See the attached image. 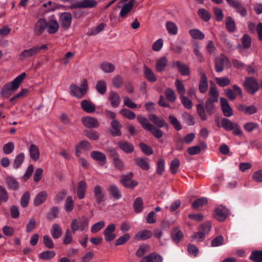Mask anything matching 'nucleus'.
I'll return each mask as SVG.
<instances>
[{
	"mask_svg": "<svg viewBox=\"0 0 262 262\" xmlns=\"http://www.w3.org/2000/svg\"><path fill=\"white\" fill-rule=\"evenodd\" d=\"M26 73H22L12 81L5 84L1 92L2 95L5 97H9L12 92L15 91L18 88L20 84L26 77Z\"/></svg>",
	"mask_w": 262,
	"mask_h": 262,
	"instance_id": "nucleus-1",
	"label": "nucleus"
},
{
	"mask_svg": "<svg viewBox=\"0 0 262 262\" xmlns=\"http://www.w3.org/2000/svg\"><path fill=\"white\" fill-rule=\"evenodd\" d=\"M69 89L71 95L78 98H82L88 90V81L85 79H83L80 87L75 84H72L70 85Z\"/></svg>",
	"mask_w": 262,
	"mask_h": 262,
	"instance_id": "nucleus-2",
	"label": "nucleus"
},
{
	"mask_svg": "<svg viewBox=\"0 0 262 262\" xmlns=\"http://www.w3.org/2000/svg\"><path fill=\"white\" fill-rule=\"evenodd\" d=\"M243 85L247 92L251 95H254L259 90L257 80L253 77H246Z\"/></svg>",
	"mask_w": 262,
	"mask_h": 262,
	"instance_id": "nucleus-3",
	"label": "nucleus"
},
{
	"mask_svg": "<svg viewBox=\"0 0 262 262\" xmlns=\"http://www.w3.org/2000/svg\"><path fill=\"white\" fill-rule=\"evenodd\" d=\"M93 198L97 204H100L105 201V194L100 185H95L93 188Z\"/></svg>",
	"mask_w": 262,
	"mask_h": 262,
	"instance_id": "nucleus-4",
	"label": "nucleus"
},
{
	"mask_svg": "<svg viewBox=\"0 0 262 262\" xmlns=\"http://www.w3.org/2000/svg\"><path fill=\"white\" fill-rule=\"evenodd\" d=\"M97 5L96 0H81L79 2L72 3L70 6L71 9L77 8H92Z\"/></svg>",
	"mask_w": 262,
	"mask_h": 262,
	"instance_id": "nucleus-5",
	"label": "nucleus"
},
{
	"mask_svg": "<svg viewBox=\"0 0 262 262\" xmlns=\"http://www.w3.org/2000/svg\"><path fill=\"white\" fill-rule=\"evenodd\" d=\"M133 176L132 172H130L128 174L122 176L120 180V183L127 188L133 189L138 185V182L132 179Z\"/></svg>",
	"mask_w": 262,
	"mask_h": 262,
	"instance_id": "nucleus-6",
	"label": "nucleus"
},
{
	"mask_svg": "<svg viewBox=\"0 0 262 262\" xmlns=\"http://www.w3.org/2000/svg\"><path fill=\"white\" fill-rule=\"evenodd\" d=\"M229 213L228 209L223 205L218 206L214 210V216L220 222H223Z\"/></svg>",
	"mask_w": 262,
	"mask_h": 262,
	"instance_id": "nucleus-7",
	"label": "nucleus"
},
{
	"mask_svg": "<svg viewBox=\"0 0 262 262\" xmlns=\"http://www.w3.org/2000/svg\"><path fill=\"white\" fill-rule=\"evenodd\" d=\"M72 15L70 13H62L59 17V22L61 26L64 29H69L71 26L72 22Z\"/></svg>",
	"mask_w": 262,
	"mask_h": 262,
	"instance_id": "nucleus-8",
	"label": "nucleus"
},
{
	"mask_svg": "<svg viewBox=\"0 0 262 262\" xmlns=\"http://www.w3.org/2000/svg\"><path fill=\"white\" fill-rule=\"evenodd\" d=\"M228 62V58L223 54L220 55L215 59V69L218 72H221L224 70V67L225 64Z\"/></svg>",
	"mask_w": 262,
	"mask_h": 262,
	"instance_id": "nucleus-9",
	"label": "nucleus"
},
{
	"mask_svg": "<svg viewBox=\"0 0 262 262\" xmlns=\"http://www.w3.org/2000/svg\"><path fill=\"white\" fill-rule=\"evenodd\" d=\"M116 228V226L114 224H110L107 226L104 231V236L106 241H112L116 237V235L114 233Z\"/></svg>",
	"mask_w": 262,
	"mask_h": 262,
	"instance_id": "nucleus-10",
	"label": "nucleus"
},
{
	"mask_svg": "<svg viewBox=\"0 0 262 262\" xmlns=\"http://www.w3.org/2000/svg\"><path fill=\"white\" fill-rule=\"evenodd\" d=\"M220 104L223 113L225 117H229L232 116V110L226 98L224 97L221 98Z\"/></svg>",
	"mask_w": 262,
	"mask_h": 262,
	"instance_id": "nucleus-11",
	"label": "nucleus"
},
{
	"mask_svg": "<svg viewBox=\"0 0 262 262\" xmlns=\"http://www.w3.org/2000/svg\"><path fill=\"white\" fill-rule=\"evenodd\" d=\"M81 121L84 126L88 128H96L99 125L98 120L92 117H83L81 119Z\"/></svg>",
	"mask_w": 262,
	"mask_h": 262,
	"instance_id": "nucleus-12",
	"label": "nucleus"
},
{
	"mask_svg": "<svg viewBox=\"0 0 262 262\" xmlns=\"http://www.w3.org/2000/svg\"><path fill=\"white\" fill-rule=\"evenodd\" d=\"M91 144L87 141L82 140L75 146V155L77 157H80L81 150L88 151L92 149Z\"/></svg>",
	"mask_w": 262,
	"mask_h": 262,
	"instance_id": "nucleus-13",
	"label": "nucleus"
},
{
	"mask_svg": "<svg viewBox=\"0 0 262 262\" xmlns=\"http://www.w3.org/2000/svg\"><path fill=\"white\" fill-rule=\"evenodd\" d=\"M229 5L234 8L242 16H245L247 12L246 8L237 0H226Z\"/></svg>",
	"mask_w": 262,
	"mask_h": 262,
	"instance_id": "nucleus-14",
	"label": "nucleus"
},
{
	"mask_svg": "<svg viewBox=\"0 0 262 262\" xmlns=\"http://www.w3.org/2000/svg\"><path fill=\"white\" fill-rule=\"evenodd\" d=\"M47 22L45 19H39L35 24L34 29V33L36 35H40L45 31L46 28H47Z\"/></svg>",
	"mask_w": 262,
	"mask_h": 262,
	"instance_id": "nucleus-15",
	"label": "nucleus"
},
{
	"mask_svg": "<svg viewBox=\"0 0 262 262\" xmlns=\"http://www.w3.org/2000/svg\"><path fill=\"white\" fill-rule=\"evenodd\" d=\"M37 48H35V46L32 47L30 49L24 50L19 54L20 59L21 60H24L25 59L37 55Z\"/></svg>",
	"mask_w": 262,
	"mask_h": 262,
	"instance_id": "nucleus-16",
	"label": "nucleus"
},
{
	"mask_svg": "<svg viewBox=\"0 0 262 262\" xmlns=\"http://www.w3.org/2000/svg\"><path fill=\"white\" fill-rule=\"evenodd\" d=\"M199 71L201 78L199 82V89L201 93H205L208 89L207 78L205 73L202 70H200Z\"/></svg>",
	"mask_w": 262,
	"mask_h": 262,
	"instance_id": "nucleus-17",
	"label": "nucleus"
},
{
	"mask_svg": "<svg viewBox=\"0 0 262 262\" xmlns=\"http://www.w3.org/2000/svg\"><path fill=\"white\" fill-rule=\"evenodd\" d=\"M134 162L136 166L144 170H148L150 168L149 159L147 158H136Z\"/></svg>",
	"mask_w": 262,
	"mask_h": 262,
	"instance_id": "nucleus-18",
	"label": "nucleus"
},
{
	"mask_svg": "<svg viewBox=\"0 0 262 262\" xmlns=\"http://www.w3.org/2000/svg\"><path fill=\"white\" fill-rule=\"evenodd\" d=\"M162 260L163 258L160 255L154 252L142 258L140 262H162Z\"/></svg>",
	"mask_w": 262,
	"mask_h": 262,
	"instance_id": "nucleus-19",
	"label": "nucleus"
},
{
	"mask_svg": "<svg viewBox=\"0 0 262 262\" xmlns=\"http://www.w3.org/2000/svg\"><path fill=\"white\" fill-rule=\"evenodd\" d=\"M82 109L86 113H93L96 110V106L91 101L83 100L81 102Z\"/></svg>",
	"mask_w": 262,
	"mask_h": 262,
	"instance_id": "nucleus-20",
	"label": "nucleus"
},
{
	"mask_svg": "<svg viewBox=\"0 0 262 262\" xmlns=\"http://www.w3.org/2000/svg\"><path fill=\"white\" fill-rule=\"evenodd\" d=\"M118 147L125 153H131L134 151V146L131 143L127 141H119L117 143Z\"/></svg>",
	"mask_w": 262,
	"mask_h": 262,
	"instance_id": "nucleus-21",
	"label": "nucleus"
},
{
	"mask_svg": "<svg viewBox=\"0 0 262 262\" xmlns=\"http://www.w3.org/2000/svg\"><path fill=\"white\" fill-rule=\"evenodd\" d=\"M135 1V0H130L128 3L125 4L123 5L119 13L120 17H125L127 14L131 11L133 8Z\"/></svg>",
	"mask_w": 262,
	"mask_h": 262,
	"instance_id": "nucleus-22",
	"label": "nucleus"
},
{
	"mask_svg": "<svg viewBox=\"0 0 262 262\" xmlns=\"http://www.w3.org/2000/svg\"><path fill=\"white\" fill-rule=\"evenodd\" d=\"M108 99L111 104L113 107H118L121 102V98L119 94L115 91H111L109 93Z\"/></svg>",
	"mask_w": 262,
	"mask_h": 262,
	"instance_id": "nucleus-23",
	"label": "nucleus"
},
{
	"mask_svg": "<svg viewBox=\"0 0 262 262\" xmlns=\"http://www.w3.org/2000/svg\"><path fill=\"white\" fill-rule=\"evenodd\" d=\"M149 119L159 127H166L168 128V125L163 119L160 118L155 114H151L149 116Z\"/></svg>",
	"mask_w": 262,
	"mask_h": 262,
	"instance_id": "nucleus-24",
	"label": "nucleus"
},
{
	"mask_svg": "<svg viewBox=\"0 0 262 262\" xmlns=\"http://www.w3.org/2000/svg\"><path fill=\"white\" fill-rule=\"evenodd\" d=\"M237 108L239 111L249 115L256 113L257 111V108L254 105L246 106L244 104H239L237 106Z\"/></svg>",
	"mask_w": 262,
	"mask_h": 262,
	"instance_id": "nucleus-25",
	"label": "nucleus"
},
{
	"mask_svg": "<svg viewBox=\"0 0 262 262\" xmlns=\"http://www.w3.org/2000/svg\"><path fill=\"white\" fill-rule=\"evenodd\" d=\"M168 60L166 57H162L156 61L155 68L157 72H162L164 71L167 66Z\"/></svg>",
	"mask_w": 262,
	"mask_h": 262,
	"instance_id": "nucleus-26",
	"label": "nucleus"
},
{
	"mask_svg": "<svg viewBox=\"0 0 262 262\" xmlns=\"http://www.w3.org/2000/svg\"><path fill=\"white\" fill-rule=\"evenodd\" d=\"M111 126L112 129L111 131L112 135L113 136H120L121 135V132L120 128L122 127L121 124L120 122L114 119L111 122Z\"/></svg>",
	"mask_w": 262,
	"mask_h": 262,
	"instance_id": "nucleus-27",
	"label": "nucleus"
},
{
	"mask_svg": "<svg viewBox=\"0 0 262 262\" xmlns=\"http://www.w3.org/2000/svg\"><path fill=\"white\" fill-rule=\"evenodd\" d=\"M152 232L147 230H143L135 234L134 238L137 241H144L152 236Z\"/></svg>",
	"mask_w": 262,
	"mask_h": 262,
	"instance_id": "nucleus-28",
	"label": "nucleus"
},
{
	"mask_svg": "<svg viewBox=\"0 0 262 262\" xmlns=\"http://www.w3.org/2000/svg\"><path fill=\"white\" fill-rule=\"evenodd\" d=\"M47 31L49 34H54L57 32L59 29L58 22L54 19L49 20L47 22Z\"/></svg>",
	"mask_w": 262,
	"mask_h": 262,
	"instance_id": "nucleus-29",
	"label": "nucleus"
},
{
	"mask_svg": "<svg viewBox=\"0 0 262 262\" xmlns=\"http://www.w3.org/2000/svg\"><path fill=\"white\" fill-rule=\"evenodd\" d=\"M48 193L46 191H42L38 193L34 200V205L35 206L42 204L47 199Z\"/></svg>",
	"mask_w": 262,
	"mask_h": 262,
	"instance_id": "nucleus-30",
	"label": "nucleus"
},
{
	"mask_svg": "<svg viewBox=\"0 0 262 262\" xmlns=\"http://www.w3.org/2000/svg\"><path fill=\"white\" fill-rule=\"evenodd\" d=\"M31 158L34 161H37L40 156L39 150L38 147L34 144H31L29 149Z\"/></svg>",
	"mask_w": 262,
	"mask_h": 262,
	"instance_id": "nucleus-31",
	"label": "nucleus"
},
{
	"mask_svg": "<svg viewBox=\"0 0 262 262\" xmlns=\"http://www.w3.org/2000/svg\"><path fill=\"white\" fill-rule=\"evenodd\" d=\"M144 75L149 82H154L157 81V77L152 70L146 66L144 67Z\"/></svg>",
	"mask_w": 262,
	"mask_h": 262,
	"instance_id": "nucleus-32",
	"label": "nucleus"
},
{
	"mask_svg": "<svg viewBox=\"0 0 262 262\" xmlns=\"http://www.w3.org/2000/svg\"><path fill=\"white\" fill-rule=\"evenodd\" d=\"M219 93L215 85L211 86L208 92V98L207 100L217 102Z\"/></svg>",
	"mask_w": 262,
	"mask_h": 262,
	"instance_id": "nucleus-33",
	"label": "nucleus"
},
{
	"mask_svg": "<svg viewBox=\"0 0 262 262\" xmlns=\"http://www.w3.org/2000/svg\"><path fill=\"white\" fill-rule=\"evenodd\" d=\"M86 190V183L84 181H81L77 185V196L79 199L84 198Z\"/></svg>",
	"mask_w": 262,
	"mask_h": 262,
	"instance_id": "nucleus-34",
	"label": "nucleus"
},
{
	"mask_svg": "<svg viewBox=\"0 0 262 262\" xmlns=\"http://www.w3.org/2000/svg\"><path fill=\"white\" fill-rule=\"evenodd\" d=\"M109 192L112 197L115 200L121 198L122 194L120 190L115 185H111L109 187Z\"/></svg>",
	"mask_w": 262,
	"mask_h": 262,
	"instance_id": "nucleus-35",
	"label": "nucleus"
},
{
	"mask_svg": "<svg viewBox=\"0 0 262 262\" xmlns=\"http://www.w3.org/2000/svg\"><path fill=\"white\" fill-rule=\"evenodd\" d=\"M137 119L145 130L148 131V130H150L152 127V125L149 123L147 119L142 116V115H138Z\"/></svg>",
	"mask_w": 262,
	"mask_h": 262,
	"instance_id": "nucleus-36",
	"label": "nucleus"
},
{
	"mask_svg": "<svg viewBox=\"0 0 262 262\" xmlns=\"http://www.w3.org/2000/svg\"><path fill=\"white\" fill-rule=\"evenodd\" d=\"M91 156L94 160L98 162L105 163L106 157L105 154L98 151H93L91 153Z\"/></svg>",
	"mask_w": 262,
	"mask_h": 262,
	"instance_id": "nucleus-37",
	"label": "nucleus"
},
{
	"mask_svg": "<svg viewBox=\"0 0 262 262\" xmlns=\"http://www.w3.org/2000/svg\"><path fill=\"white\" fill-rule=\"evenodd\" d=\"M51 234L54 239H58L61 236L62 229L58 224H54L52 225Z\"/></svg>",
	"mask_w": 262,
	"mask_h": 262,
	"instance_id": "nucleus-38",
	"label": "nucleus"
},
{
	"mask_svg": "<svg viewBox=\"0 0 262 262\" xmlns=\"http://www.w3.org/2000/svg\"><path fill=\"white\" fill-rule=\"evenodd\" d=\"M201 147H203L204 149L206 148V144L203 142L200 144V146H193L189 147L187 149L188 153L190 155H198L200 153Z\"/></svg>",
	"mask_w": 262,
	"mask_h": 262,
	"instance_id": "nucleus-39",
	"label": "nucleus"
},
{
	"mask_svg": "<svg viewBox=\"0 0 262 262\" xmlns=\"http://www.w3.org/2000/svg\"><path fill=\"white\" fill-rule=\"evenodd\" d=\"M189 33L191 37L194 39L202 40L205 38V34L198 29L190 30Z\"/></svg>",
	"mask_w": 262,
	"mask_h": 262,
	"instance_id": "nucleus-40",
	"label": "nucleus"
},
{
	"mask_svg": "<svg viewBox=\"0 0 262 262\" xmlns=\"http://www.w3.org/2000/svg\"><path fill=\"white\" fill-rule=\"evenodd\" d=\"M133 208L135 212L137 213L141 212L143 208V200L140 197L135 199L133 204Z\"/></svg>",
	"mask_w": 262,
	"mask_h": 262,
	"instance_id": "nucleus-41",
	"label": "nucleus"
},
{
	"mask_svg": "<svg viewBox=\"0 0 262 262\" xmlns=\"http://www.w3.org/2000/svg\"><path fill=\"white\" fill-rule=\"evenodd\" d=\"M176 65L178 67L179 72L182 75H189L190 71L189 67L185 64L182 63L180 61H178L176 62Z\"/></svg>",
	"mask_w": 262,
	"mask_h": 262,
	"instance_id": "nucleus-42",
	"label": "nucleus"
},
{
	"mask_svg": "<svg viewBox=\"0 0 262 262\" xmlns=\"http://www.w3.org/2000/svg\"><path fill=\"white\" fill-rule=\"evenodd\" d=\"M95 88L99 94L103 95L106 91V83L103 80H98L97 82Z\"/></svg>",
	"mask_w": 262,
	"mask_h": 262,
	"instance_id": "nucleus-43",
	"label": "nucleus"
},
{
	"mask_svg": "<svg viewBox=\"0 0 262 262\" xmlns=\"http://www.w3.org/2000/svg\"><path fill=\"white\" fill-rule=\"evenodd\" d=\"M249 259L254 262H262V250L253 251Z\"/></svg>",
	"mask_w": 262,
	"mask_h": 262,
	"instance_id": "nucleus-44",
	"label": "nucleus"
},
{
	"mask_svg": "<svg viewBox=\"0 0 262 262\" xmlns=\"http://www.w3.org/2000/svg\"><path fill=\"white\" fill-rule=\"evenodd\" d=\"M225 25L227 29L230 32H233L235 30V23L233 19L230 17L228 16L226 18Z\"/></svg>",
	"mask_w": 262,
	"mask_h": 262,
	"instance_id": "nucleus-45",
	"label": "nucleus"
},
{
	"mask_svg": "<svg viewBox=\"0 0 262 262\" xmlns=\"http://www.w3.org/2000/svg\"><path fill=\"white\" fill-rule=\"evenodd\" d=\"M215 81L216 84L221 87H225L230 84V79L227 77H216Z\"/></svg>",
	"mask_w": 262,
	"mask_h": 262,
	"instance_id": "nucleus-46",
	"label": "nucleus"
},
{
	"mask_svg": "<svg viewBox=\"0 0 262 262\" xmlns=\"http://www.w3.org/2000/svg\"><path fill=\"white\" fill-rule=\"evenodd\" d=\"M192 47L193 51L197 58L198 61L200 62H202L204 61V59L203 55L200 51V47L199 45L196 42H194L193 43Z\"/></svg>",
	"mask_w": 262,
	"mask_h": 262,
	"instance_id": "nucleus-47",
	"label": "nucleus"
},
{
	"mask_svg": "<svg viewBox=\"0 0 262 262\" xmlns=\"http://www.w3.org/2000/svg\"><path fill=\"white\" fill-rule=\"evenodd\" d=\"M183 236L182 232L178 227H176L173 229L171 232V237L174 242H179L182 238Z\"/></svg>",
	"mask_w": 262,
	"mask_h": 262,
	"instance_id": "nucleus-48",
	"label": "nucleus"
},
{
	"mask_svg": "<svg viewBox=\"0 0 262 262\" xmlns=\"http://www.w3.org/2000/svg\"><path fill=\"white\" fill-rule=\"evenodd\" d=\"M6 182L9 189L16 190L18 187V183L14 178L8 177L5 179Z\"/></svg>",
	"mask_w": 262,
	"mask_h": 262,
	"instance_id": "nucleus-49",
	"label": "nucleus"
},
{
	"mask_svg": "<svg viewBox=\"0 0 262 262\" xmlns=\"http://www.w3.org/2000/svg\"><path fill=\"white\" fill-rule=\"evenodd\" d=\"M166 27L168 33L171 35H176L178 33V27L176 25L170 21L166 23Z\"/></svg>",
	"mask_w": 262,
	"mask_h": 262,
	"instance_id": "nucleus-50",
	"label": "nucleus"
},
{
	"mask_svg": "<svg viewBox=\"0 0 262 262\" xmlns=\"http://www.w3.org/2000/svg\"><path fill=\"white\" fill-rule=\"evenodd\" d=\"M164 93L168 101L171 102L175 101L177 96L173 90L168 88L165 90Z\"/></svg>",
	"mask_w": 262,
	"mask_h": 262,
	"instance_id": "nucleus-51",
	"label": "nucleus"
},
{
	"mask_svg": "<svg viewBox=\"0 0 262 262\" xmlns=\"http://www.w3.org/2000/svg\"><path fill=\"white\" fill-rule=\"evenodd\" d=\"M222 125L227 131H231L235 122H231L228 119L224 118L221 120Z\"/></svg>",
	"mask_w": 262,
	"mask_h": 262,
	"instance_id": "nucleus-52",
	"label": "nucleus"
},
{
	"mask_svg": "<svg viewBox=\"0 0 262 262\" xmlns=\"http://www.w3.org/2000/svg\"><path fill=\"white\" fill-rule=\"evenodd\" d=\"M120 113L124 118L129 120L134 119L136 117L135 114L130 110L127 108H122L120 111Z\"/></svg>",
	"mask_w": 262,
	"mask_h": 262,
	"instance_id": "nucleus-53",
	"label": "nucleus"
},
{
	"mask_svg": "<svg viewBox=\"0 0 262 262\" xmlns=\"http://www.w3.org/2000/svg\"><path fill=\"white\" fill-rule=\"evenodd\" d=\"M30 193L29 191H26L20 199V205L24 207H27L30 201Z\"/></svg>",
	"mask_w": 262,
	"mask_h": 262,
	"instance_id": "nucleus-54",
	"label": "nucleus"
},
{
	"mask_svg": "<svg viewBox=\"0 0 262 262\" xmlns=\"http://www.w3.org/2000/svg\"><path fill=\"white\" fill-rule=\"evenodd\" d=\"M25 155L24 153H20L15 158L13 162V167L18 168L21 165L24 161Z\"/></svg>",
	"mask_w": 262,
	"mask_h": 262,
	"instance_id": "nucleus-55",
	"label": "nucleus"
},
{
	"mask_svg": "<svg viewBox=\"0 0 262 262\" xmlns=\"http://www.w3.org/2000/svg\"><path fill=\"white\" fill-rule=\"evenodd\" d=\"M101 69L105 73H111L114 71L115 67L111 63L103 62L100 64Z\"/></svg>",
	"mask_w": 262,
	"mask_h": 262,
	"instance_id": "nucleus-56",
	"label": "nucleus"
},
{
	"mask_svg": "<svg viewBox=\"0 0 262 262\" xmlns=\"http://www.w3.org/2000/svg\"><path fill=\"white\" fill-rule=\"evenodd\" d=\"M55 255V253L53 251H46L41 252L39 255V257L43 260H49Z\"/></svg>",
	"mask_w": 262,
	"mask_h": 262,
	"instance_id": "nucleus-57",
	"label": "nucleus"
},
{
	"mask_svg": "<svg viewBox=\"0 0 262 262\" xmlns=\"http://www.w3.org/2000/svg\"><path fill=\"white\" fill-rule=\"evenodd\" d=\"M198 15L205 21H208L211 18L210 13L205 9H200L198 10Z\"/></svg>",
	"mask_w": 262,
	"mask_h": 262,
	"instance_id": "nucleus-58",
	"label": "nucleus"
},
{
	"mask_svg": "<svg viewBox=\"0 0 262 262\" xmlns=\"http://www.w3.org/2000/svg\"><path fill=\"white\" fill-rule=\"evenodd\" d=\"M244 128L247 132L250 133L253 130L259 128V125L256 123L253 122H249L245 123L243 126Z\"/></svg>",
	"mask_w": 262,
	"mask_h": 262,
	"instance_id": "nucleus-59",
	"label": "nucleus"
},
{
	"mask_svg": "<svg viewBox=\"0 0 262 262\" xmlns=\"http://www.w3.org/2000/svg\"><path fill=\"white\" fill-rule=\"evenodd\" d=\"M139 146L141 151L144 154L146 155H150L153 154L154 151L152 148L150 146L144 144V143H140Z\"/></svg>",
	"mask_w": 262,
	"mask_h": 262,
	"instance_id": "nucleus-60",
	"label": "nucleus"
},
{
	"mask_svg": "<svg viewBox=\"0 0 262 262\" xmlns=\"http://www.w3.org/2000/svg\"><path fill=\"white\" fill-rule=\"evenodd\" d=\"M9 199L7 190L3 186H0V205L2 202H6Z\"/></svg>",
	"mask_w": 262,
	"mask_h": 262,
	"instance_id": "nucleus-61",
	"label": "nucleus"
},
{
	"mask_svg": "<svg viewBox=\"0 0 262 262\" xmlns=\"http://www.w3.org/2000/svg\"><path fill=\"white\" fill-rule=\"evenodd\" d=\"M207 203V200L206 198H202L195 200L192 206L193 208L198 209L199 207L204 206Z\"/></svg>",
	"mask_w": 262,
	"mask_h": 262,
	"instance_id": "nucleus-62",
	"label": "nucleus"
},
{
	"mask_svg": "<svg viewBox=\"0 0 262 262\" xmlns=\"http://www.w3.org/2000/svg\"><path fill=\"white\" fill-rule=\"evenodd\" d=\"M175 85L178 92L180 94V96L184 95L186 93V90L184 85L182 83L181 81L179 79L176 80Z\"/></svg>",
	"mask_w": 262,
	"mask_h": 262,
	"instance_id": "nucleus-63",
	"label": "nucleus"
},
{
	"mask_svg": "<svg viewBox=\"0 0 262 262\" xmlns=\"http://www.w3.org/2000/svg\"><path fill=\"white\" fill-rule=\"evenodd\" d=\"M180 161L177 158H175L170 163V172L172 174H175L179 167Z\"/></svg>",
	"mask_w": 262,
	"mask_h": 262,
	"instance_id": "nucleus-64",
	"label": "nucleus"
}]
</instances>
